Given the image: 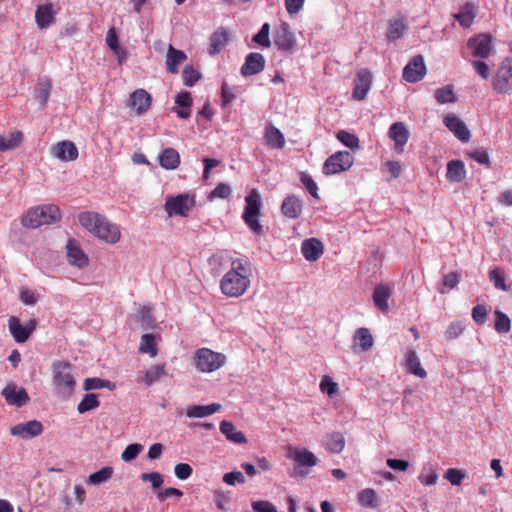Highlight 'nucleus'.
Here are the masks:
<instances>
[{
    "instance_id": "f257e3e1",
    "label": "nucleus",
    "mask_w": 512,
    "mask_h": 512,
    "mask_svg": "<svg viewBox=\"0 0 512 512\" xmlns=\"http://www.w3.org/2000/svg\"><path fill=\"white\" fill-rule=\"evenodd\" d=\"M252 266L246 258L231 260V268L220 280V290L229 298H238L244 295L251 285Z\"/></svg>"
},
{
    "instance_id": "f03ea898",
    "label": "nucleus",
    "mask_w": 512,
    "mask_h": 512,
    "mask_svg": "<svg viewBox=\"0 0 512 512\" xmlns=\"http://www.w3.org/2000/svg\"><path fill=\"white\" fill-rule=\"evenodd\" d=\"M79 222L83 228L108 244H115L121 238L120 227L99 213L82 212L79 215Z\"/></svg>"
},
{
    "instance_id": "7ed1b4c3",
    "label": "nucleus",
    "mask_w": 512,
    "mask_h": 512,
    "mask_svg": "<svg viewBox=\"0 0 512 512\" xmlns=\"http://www.w3.org/2000/svg\"><path fill=\"white\" fill-rule=\"evenodd\" d=\"M52 381L57 395L63 399L69 398L76 387L71 364L67 361L55 360L52 363Z\"/></svg>"
},
{
    "instance_id": "20e7f679",
    "label": "nucleus",
    "mask_w": 512,
    "mask_h": 512,
    "mask_svg": "<svg viewBox=\"0 0 512 512\" xmlns=\"http://www.w3.org/2000/svg\"><path fill=\"white\" fill-rule=\"evenodd\" d=\"M263 208L262 196L258 189L253 188L245 196V206L242 219L247 227L257 235L263 234V226L259 221V216Z\"/></svg>"
},
{
    "instance_id": "39448f33",
    "label": "nucleus",
    "mask_w": 512,
    "mask_h": 512,
    "mask_svg": "<svg viewBox=\"0 0 512 512\" xmlns=\"http://www.w3.org/2000/svg\"><path fill=\"white\" fill-rule=\"evenodd\" d=\"M61 219L60 209L56 205L48 204L31 208L22 217V225L27 228H38L49 225Z\"/></svg>"
},
{
    "instance_id": "423d86ee",
    "label": "nucleus",
    "mask_w": 512,
    "mask_h": 512,
    "mask_svg": "<svg viewBox=\"0 0 512 512\" xmlns=\"http://www.w3.org/2000/svg\"><path fill=\"white\" fill-rule=\"evenodd\" d=\"M227 358L223 353L209 348H199L194 355V366L202 373H212L226 364Z\"/></svg>"
},
{
    "instance_id": "0eeeda50",
    "label": "nucleus",
    "mask_w": 512,
    "mask_h": 512,
    "mask_svg": "<svg viewBox=\"0 0 512 512\" xmlns=\"http://www.w3.org/2000/svg\"><path fill=\"white\" fill-rule=\"evenodd\" d=\"M195 205V199L188 194H178L166 198L164 209L168 216H187Z\"/></svg>"
},
{
    "instance_id": "6e6552de",
    "label": "nucleus",
    "mask_w": 512,
    "mask_h": 512,
    "mask_svg": "<svg viewBox=\"0 0 512 512\" xmlns=\"http://www.w3.org/2000/svg\"><path fill=\"white\" fill-rule=\"evenodd\" d=\"M354 158L348 151H338L329 156L323 165V173L332 175L348 170L353 164Z\"/></svg>"
},
{
    "instance_id": "1a4fd4ad",
    "label": "nucleus",
    "mask_w": 512,
    "mask_h": 512,
    "mask_svg": "<svg viewBox=\"0 0 512 512\" xmlns=\"http://www.w3.org/2000/svg\"><path fill=\"white\" fill-rule=\"evenodd\" d=\"M492 87L496 92L503 94L512 90V59L503 60L492 79Z\"/></svg>"
},
{
    "instance_id": "9d476101",
    "label": "nucleus",
    "mask_w": 512,
    "mask_h": 512,
    "mask_svg": "<svg viewBox=\"0 0 512 512\" xmlns=\"http://www.w3.org/2000/svg\"><path fill=\"white\" fill-rule=\"evenodd\" d=\"M37 326L35 319H30L23 325L19 318L11 316L8 320V328L17 343H24L34 332Z\"/></svg>"
},
{
    "instance_id": "9b49d317",
    "label": "nucleus",
    "mask_w": 512,
    "mask_h": 512,
    "mask_svg": "<svg viewBox=\"0 0 512 512\" xmlns=\"http://www.w3.org/2000/svg\"><path fill=\"white\" fill-rule=\"evenodd\" d=\"M274 44L283 52H292L296 46V37L287 22H281L274 31Z\"/></svg>"
},
{
    "instance_id": "f8f14e48",
    "label": "nucleus",
    "mask_w": 512,
    "mask_h": 512,
    "mask_svg": "<svg viewBox=\"0 0 512 512\" xmlns=\"http://www.w3.org/2000/svg\"><path fill=\"white\" fill-rule=\"evenodd\" d=\"M467 47L474 58H488L493 50L492 37L488 34H478L469 38Z\"/></svg>"
},
{
    "instance_id": "ddd939ff",
    "label": "nucleus",
    "mask_w": 512,
    "mask_h": 512,
    "mask_svg": "<svg viewBox=\"0 0 512 512\" xmlns=\"http://www.w3.org/2000/svg\"><path fill=\"white\" fill-rule=\"evenodd\" d=\"M44 431L43 424L38 420H30L18 423L10 428V434L23 440H29L41 435Z\"/></svg>"
},
{
    "instance_id": "4468645a",
    "label": "nucleus",
    "mask_w": 512,
    "mask_h": 512,
    "mask_svg": "<svg viewBox=\"0 0 512 512\" xmlns=\"http://www.w3.org/2000/svg\"><path fill=\"white\" fill-rule=\"evenodd\" d=\"M1 395L5 398L7 404L15 407H22L30 400L26 390L18 387L15 383H8L3 388Z\"/></svg>"
},
{
    "instance_id": "2eb2a0df",
    "label": "nucleus",
    "mask_w": 512,
    "mask_h": 512,
    "mask_svg": "<svg viewBox=\"0 0 512 512\" xmlns=\"http://www.w3.org/2000/svg\"><path fill=\"white\" fill-rule=\"evenodd\" d=\"M426 74L424 58L415 56L403 69V79L409 83L419 82Z\"/></svg>"
},
{
    "instance_id": "dca6fc26",
    "label": "nucleus",
    "mask_w": 512,
    "mask_h": 512,
    "mask_svg": "<svg viewBox=\"0 0 512 512\" xmlns=\"http://www.w3.org/2000/svg\"><path fill=\"white\" fill-rule=\"evenodd\" d=\"M372 74L367 69H361L357 72L356 79L354 81V88L352 97L355 100H364L371 88Z\"/></svg>"
},
{
    "instance_id": "f3484780",
    "label": "nucleus",
    "mask_w": 512,
    "mask_h": 512,
    "mask_svg": "<svg viewBox=\"0 0 512 512\" xmlns=\"http://www.w3.org/2000/svg\"><path fill=\"white\" fill-rule=\"evenodd\" d=\"M287 457L299 466L313 467L317 465L318 458L316 455L306 448L296 446H288Z\"/></svg>"
},
{
    "instance_id": "a211bd4d",
    "label": "nucleus",
    "mask_w": 512,
    "mask_h": 512,
    "mask_svg": "<svg viewBox=\"0 0 512 512\" xmlns=\"http://www.w3.org/2000/svg\"><path fill=\"white\" fill-rule=\"evenodd\" d=\"M67 259L70 265L75 266L79 269H83L88 266L89 258L81 249L79 243L74 239H69L66 245Z\"/></svg>"
},
{
    "instance_id": "6ab92c4d",
    "label": "nucleus",
    "mask_w": 512,
    "mask_h": 512,
    "mask_svg": "<svg viewBox=\"0 0 512 512\" xmlns=\"http://www.w3.org/2000/svg\"><path fill=\"white\" fill-rule=\"evenodd\" d=\"M264 67V56L261 53L252 52L246 56L245 62L241 66L240 72L244 77H248L262 72Z\"/></svg>"
},
{
    "instance_id": "aec40b11",
    "label": "nucleus",
    "mask_w": 512,
    "mask_h": 512,
    "mask_svg": "<svg viewBox=\"0 0 512 512\" xmlns=\"http://www.w3.org/2000/svg\"><path fill=\"white\" fill-rule=\"evenodd\" d=\"M444 124L460 141L467 142L470 139L471 134L466 124L454 114H448L444 118Z\"/></svg>"
},
{
    "instance_id": "412c9836",
    "label": "nucleus",
    "mask_w": 512,
    "mask_h": 512,
    "mask_svg": "<svg viewBox=\"0 0 512 512\" xmlns=\"http://www.w3.org/2000/svg\"><path fill=\"white\" fill-rule=\"evenodd\" d=\"M129 105L137 115L146 113L151 106V96L144 89L135 90L129 98Z\"/></svg>"
},
{
    "instance_id": "4be33fe9",
    "label": "nucleus",
    "mask_w": 512,
    "mask_h": 512,
    "mask_svg": "<svg viewBox=\"0 0 512 512\" xmlns=\"http://www.w3.org/2000/svg\"><path fill=\"white\" fill-rule=\"evenodd\" d=\"M323 252V243L317 238L305 239L301 244V253L307 261L314 262L318 260Z\"/></svg>"
},
{
    "instance_id": "5701e85b",
    "label": "nucleus",
    "mask_w": 512,
    "mask_h": 512,
    "mask_svg": "<svg viewBox=\"0 0 512 512\" xmlns=\"http://www.w3.org/2000/svg\"><path fill=\"white\" fill-rule=\"evenodd\" d=\"M389 137L394 141L396 151L401 153L409 139V131L404 123L395 122L389 129Z\"/></svg>"
},
{
    "instance_id": "b1692460",
    "label": "nucleus",
    "mask_w": 512,
    "mask_h": 512,
    "mask_svg": "<svg viewBox=\"0 0 512 512\" xmlns=\"http://www.w3.org/2000/svg\"><path fill=\"white\" fill-rule=\"evenodd\" d=\"M303 210V202L296 195L287 196L281 204L282 214L290 219H297Z\"/></svg>"
},
{
    "instance_id": "393cba45",
    "label": "nucleus",
    "mask_w": 512,
    "mask_h": 512,
    "mask_svg": "<svg viewBox=\"0 0 512 512\" xmlns=\"http://www.w3.org/2000/svg\"><path fill=\"white\" fill-rule=\"evenodd\" d=\"M53 154L61 161H73L78 157V149L73 142L62 141L53 147Z\"/></svg>"
},
{
    "instance_id": "a878e982",
    "label": "nucleus",
    "mask_w": 512,
    "mask_h": 512,
    "mask_svg": "<svg viewBox=\"0 0 512 512\" xmlns=\"http://www.w3.org/2000/svg\"><path fill=\"white\" fill-rule=\"evenodd\" d=\"M209 54H219L229 42V32L221 27L210 36Z\"/></svg>"
},
{
    "instance_id": "bb28decb",
    "label": "nucleus",
    "mask_w": 512,
    "mask_h": 512,
    "mask_svg": "<svg viewBox=\"0 0 512 512\" xmlns=\"http://www.w3.org/2000/svg\"><path fill=\"white\" fill-rule=\"evenodd\" d=\"M192 97L188 91H181L175 97V104L178 107H173L172 111L176 113V115L181 119H187L190 117L191 111L190 107L192 106Z\"/></svg>"
},
{
    "instance_id": "cd10ccee",
    "label": "nucleus",
    "mask_w": 512,
    "mask_h": 512,
    "mask_svg": "<svg viewBox=\"0 0 512 512\" xmlns=\"http://www.w3.org/2000/svg\"><path fill=\"white\" fill-rule=\"evenodd\" d=\"M219 429L226 439L234 444H244L247 442L244 433L237 430L235 425L230 421L223 420L220 423Z\"/></svg>"
},
{
    "instance_id": "c85d7f7f",
    "label": "nucleus",
    "mask_w": 512,
    "mask_h": 512,
    "mask_svg": "<svg viewBox=\"0 0 512 512\" xmlns=\"http://www.w3.org/2000/svg\"><path fill=\"white\" fill-rule=\"evenodd\" d=\"M392 295V290L386 285H378L375 287L373 292L374 305L383 313H386L389 309L388 300Z\"/></svg>"
},
{
    "instance_id": "c756f323",
    "label": "nucleus",
    "mask_w": 512,
    "mask_h": 512,
    "mask_svg": "<svg viewBox=\"0 0 512 512\" xmlns=\"http://www.w3.org/2000/svg\"><path fill=\"white\" fill-rule=\"evenodd\" d=\"M221 409L219 403H211L208 405H192L187 407L186 416L189 418H204L210 416Z\"/></svg>"
},
{
    "instance_id": "7c9ffc66",
    "label": "nucleus",
    "mask_w": 512,
    "mask_h": 512,
    "mask_svg": "<svg viewBox=\"0 0 512 512\" xmlns=\"http://www.w3.org/2000/svg\"><path fill=\"white\" fill-rule=\"evenodd\" d=\"M466 169L463 161L451 160L447 163L446 178L450 182L459 183L466 177Z\"/></svg>"
},
{
    "instance_id": "2f4dec72",
    "label": "nucleus",
    "mask_w": 512,
    "mask_h": 512,
    "mask_svg": "<svg viewBox=\"0 0 512 512\" xmlns=\"http://www.w3.org/2000/svg\"><path fill=\"white\" fill-rule=\"evenodd\" d=\"M325 448L332 454H339L345 448V438L341 432L327 434L323 440Z\"/></svg>"
},
{
    "instance_id": "473e14b6",
    "label": "nucleus",
    "mask_w": 512,
    "mask_h": 512,
    "mask_svg": "<svg viewBox=\"0 0 512 512\" xmlns=\"http://www.w3.org/2000/svg\"><path fill=\"white\" fill-rule=\"evenodd\" d=\"M186 58V54L183 51L177 50L172 45H169L166 56L167 70L172 74L178 73V66L186 60Z\"/></svg>"
},
{
    "instance_id": "72a5a7b5",
    "label": "nucleus",
    "mask_w": 512,
    "mask_h": 512,
    "mask_svg": "<svg viewBox=\"0 0 512 512\" xmlns=\"http://www.w3.org/2000/svg\"><path fill=\"white\" fill-rule=\"evenodd\" d=\"M159 163L167 170H174L180 164L179 153L174 148H165L159 154Z\"/></svg>"
},
{
    "instance_id": "f704fd0d",
    "label": "nucleus",
    "mask_w": 512,
    "mask_h": 512,
    "mask_svg": "<svg viewBox=\"0 0 512 512\" xmlns=\"http://www.w3.org/2000/svg\"><path fill=\"white\" fill-rule=\"evenodd\" d=\"M405 366L409 373L417 377L425 378L427 376V373L422 367L420 359L414 350H409L406 353Z\"/></svg>"
},
{
    "instance_id": "c9c22d12",
    "label": "nucleus",
    "mask_w": 512,
    "mask_h": 512,
    "mask_svg": "<svg viewBox=\"0 0 512 512\" xmlns=\"http://www.w3.org/2000/svg\"><path fill=\"white\" fill-rule=\"evenodd\" d=\"M54 20V13L50 4L40 5L35 11V21L39 28L49 27Z\"/></svg>"
},
{
    "instance_id": "e433bc0d",
    "label": "nucleus",
    "mask_w": 512,
    "mask_h": 512,
    "mask_svg": "<svg viewBox=\"0 0 512 512\" xmlns=\"http://www.w3.org/2000/svg\"><path fill=\"white\" fill-rule=\"evenodd\" d=\"M265 141L267 145L282 149L285 145L283 133L273 125H269L265 132Z\"/></svg>"
},
{
    "instance_id": "4c0bfd02",
    "label": "nucleus",
    "mask_w": 512,
    "mask_h": 512,
    "mask_svg": "<svg viewBox=\"0 0 512 512\" xmlns=\"http://www.w3.org/2000/svg\"><path fill=\"white\" fill-rule=\"evenodd\" d=\"M407 30V24L403 18L394 19L390 22L387 30V38L391 41L400 39Z\"/></svg>"
},
{
    "instance_id": "58836bf2",
    "label": "nucleus",
    "mask_w": 512,
    "mask_h": 512,
    "mask_svg": "<svg viewBox=\"0 0 512 512\" xmlns=\"http://www.w3.org/2000/svg\"><path fill=\"white\" fill-rule=\"evenodd\" d=\"M354 342L356 345L360 346L362 351H368L372 348L374 339L369 329L362 327L356 331Z\"/></svg>"
},
{
    "instance_id": "ea45409f",
    "label": "nucleus",
    "mask_w": 512,
    "mask_h": 512,
    "mask_svg": "<svg viewBox=\"0 0 512 512\" xmlns=\"http://www.w3.org/2000/svg\"><path fill=\"white\" fill-rule=\"evenodd\" d=\"M51 90V82L49 79L40 80L35 86V99L40 103L41 107H45Z\"/></svg>"
},
{
    "instance_id": "a19ab883",
    "label": "nucleus",
    "mask_w": 512,
    "mask_h": 512,
    "mask_svg": "<svg viewBox=\"0 0 512 512\" xmlns=\"http://www.w3.org/2000/svg\"><path fill=\"white\" fill-rule=\"evenodd\" d=\"M434 97L440 104L453 103L458 99L452 85H446L436 89Z\"/></svg>"
},
{
    "instance_id": "79ce46f5",
    "label": "nucleus",
    "mask_w": 512,
    "mask_h": 512,
    "mask_svg": "<svg viewBox=\"0 0 512 512\" xmlns=\"http://www.w3.org/2000/svg\"><path fill=\"white\" fill-rule=\"evenodd\" d=\"M166 374L165 364H158L149 367L143 377V382L150 386Z\"/></svg>"
},
{
    "instance_id": "37998d69",
    "label": "nucleus",
    "mask_w": 512,
    "mask_h": 512,
    "mask_svg": "<svg viewBox=\"0 0 512 512\" xmlns=\"http://www.w3.org/2000/svg\"><path fill=\"white\" fill-rule=\"evenodd\" d=\"M113 475V468L105 466L100 470L90 474L87 479V483L91 485H100L108 481Z\"/></svg>"
},
{
    "instance_id": "c03bdc74",
    "label": "nucleus",
    "mask_w": 512,
    "mask_h": 512,
    "mask_svg": "<svg viewBox=\"0 0 512 512\" xmlns=\"http://www.w3.org/2000/svg\"><path fill=\"white\" fill-rule=\"evenodd\" d=\"M455 17L461 26L465 28L470 27L475 17L474 5L472 3H466Z\"/></svg>"
},
{
    "instance_id": "a18cd8bd",
    "label": "nucleus",
    "mask_w": 512,
    "mask_h": 512,
    "mask_svg": "<svg viewBox=\"0 0 512 512\" xmlns=\"http://www.w3.org/2000/svg\"><path fill=\"white\" fill-rule=\"evenodd\" d=\"M418 480L425 486H432L437 483L438 474L432 465H426L421 469Z\"/></svg>"
},
{
    "instance_id": "49530a36",
    "label": "nucleus",
    "mask_w": 512,
    "mask_h": 512,
    "mask_svg": "<svg viewBox=\"0 0 512 512\" xmlns=\"http://www.w3.org/2000/svg\"><path fill=\"white\" fill-rule=\"evenodd\" d=\"M139 351L141 353L149 354L151 357H155L158 353L156 348L155 337L152 334H144L141 337Z\"/></svg>"
},
{
    "instance_id": "de8ad7c7",
    "label": "nucleus",
    "mask_w": 512,
    "mask_h": 512,
    "mask_svg": "<svg viewBox=\"0 0 512 512\" xmlns=\"http://www.w3.org/2000/svg\"><path fill=\"white\" fill-rule=\"evenodd\" d=\"M99 405H100V402H99L96 394H94V393L85 394L83 399L80 401V403L77 406V411L80 414H83L87 411L98 408Z\"/></svg>"
},
{
    "instance_id": "09e8293b",
    "label": "nucleus",
    "mask_w": 512,
    "mask_h": 512,
    "mask_svg": "<svg viewBox=\"0 0 512 512\" xmlns=\"http://www.w3.org/2000/svg\"><path fill=\"white\" fill-rule=\"evenodd\" d=\"M22 138L20 132H12L7 136H0V151H6L16 148Z\"/></svg>"
},
{
    "instance_id": "8fccbe9b",
    "label": "nucleus",
    "mask_w": 512,
    "mask_h": 512,
    "mask_svg": "<svg viewBox=\"0 0 512 512\" xmlns=\"http://www.w3.org/2000/svg\"><path fill=\"white\" fill-rule=\"evenodd\" d=\"M358 501L364 507L374 508L377 505L376 492L373 489H363L358 493Z\"/></svg>"
},
{
    "instance_id": "3c124183",
    "label": "nucleus",
    "mask_w": 512,
    "mask_h": 512,
    "mask_svg": "<svg viewBox=\"0 0 512 512\" xmlns=\"http://www.w3.org/2000/svg\"><path fill=\"white\" fill-rule=\"evenodd\" d=\"M337 139L346 147L351 150H355L359 148V139L358 137L345 130H341L337 133Z\"/></svg>"
},
{
    "instance_id": "603ef678",
    "label": "nucleus",
    "mask_w": 512,
    "mask_h": 512,
    "mask_svg": "<svg viewBox=\"0 0 512 512\" xmlns=\"http://www.w3.org/2000/svg\"><path fill=\"white\" fill-rule=\"evenodd\" d=\"M270 34V25L268 23H264L258 33L253 36V42L257 43L262 47H270L271 41L269 39Z\"/></svg>"
},
{
    "instance_id": "864d4df0",
    "label": "nucleus",
    "mask_w": 512,
    "mask_h": 512,
    "mask_svg": "<svg viewBox=\"0 0 512 512\" xmlns=\"http://www.w3.org/2000/svg\"><path fill=\"white\" fill-rule=\"evenodd\" d=\"M495 315V330L499 333H507L511 327V321L509 317L501 311H496Z\"/></svg>"
},
{
    "instance_id": "5fc2aeb1",
    "label": "nucleus",
    "mask_w": 512,
    "mask_h": 512,
    "mask_svg": "<svg viewBox=\"0 0 512 512\" xmlns=\"http://www.w3.org/2000/svg\"><path fill=\"white\" fill-rule=\"evenodd\" d=\"M232 194L231 187L226 183H219L216 187L210 192L209 199H228Z\"/></svg>"
},
{
    "instance_id": "6e6d98bb",
    "label": "nucleus",
    "mask_w": 512,
    "mask_h": 512,
    "mask_svg": "<svg viewBox=\"0 0 512 512\" xmlns=\"http://www.w3.org/2000/svg\"><path fill=\"white\" fill-rule=\"evenodd\" d=\"M231 502V497L229 493L224 492L223 490H215L214 491V503L217 508L221 511H227L228 505Z\"/></svg>"
},
{
    "instance_id": "4d7b16f0",
    "label": "nucleus",
    "mask_w": 512,
    "mask_h": 512,
    "mask_svg": "<svg viewBox=\"0 0 512 512\" xmlns=\"http://www.w3.org/2000/svg\"><path fill=\"white\" fill-rule=\"evenodd\" d=\"M489 279L494 284L495 288L500 289L502 291H507L505 275L502 270L498 268L491 270L489 272Z\"/></svg>"
},
{
    "instance_id": "13d9d810",
    "label": "nucleus",
    "mask_w": 512,
    "mask_h": 512,
    "mask_svg": "<svg viewBox=\"0 0 512 512\" xmlns=\"http://www.w3.org/2000/svg\"><path fill=\"white\" fill-rule=\"evenodd\" d=\"M183 83L187 87H192L200 78L201 74L192 66H186L182 73Z\"/></svg>"
},
{
    "instance_id": "bf43d9fd",
    "label": "nucleus",
    "mask_w": 512,
    "mask_h": 512,
    "mask_svg": "<svg viewBox=\"0 0 512 512\" xmlns=\"http://www.w3.org/2000/svg\"><path fill=\"white\" fill-rule=\"evenodd\" d=\"M110 384V381L101 378H87L84 381L83 389L85 391H90L101 388H110Z\"/></svg>"
},
{
    "instance_id": "052dcab7",
    "label": "nucleus",
    "mask_w": 512,
    "mask_h": 512,
    "mask_svg": "<svg viewBox=\"0 0 512 512\" xmlns=\"http://www.w3.org/2000/svg\"><path fill=\"white\" fill-rule=\"evenodd\" d=\"M143 450V446L139 443L129 444L121 454V458L125 462L134 460Z\"/></svg>"
},
{
    "instance_id": "680f3d73",
    "label": "nucleus",
    "mask_w": 512,
    "mask_h": 512,
    "mask_svg": "<svg viewBox=\"0 0 512 512\" xmlns=\"http://www.w3.org/2000/svg\"><path fill=\"white\" fill-rule=\"evenodd\" d=\"M320 390L323 393H326L328 396H333L338 391V385L336 382L332 380L329 376H323L320 381Z\"/></svg>"
},
{
    "instance_id": "e2e57ef3",
    "label": "nucleus",
    "mask_w": 512,
    "mask_h": 512,
    "mask_svg": "<svg viewBox=\"0 0 512 512\" xmlns=\"http://www.w3.org/2000/svg\"><path fill=\"white\" fill-rule=\"evenodd\" d=\"M106 43L108 47L116 54L123 53V49L119 46L118 36L114 27L110 28L106 35Z\"/></svg>"
},
{
    "instance_id": "0e129e2a",
    "label": "nucleus",
    "mask_w": 512,
    "mask_h": 512,
    "mask_svg": "<svg viewBox=\"0 0 512 512\" xmlns=\"http://www.w3.org/2000/svg\"><path fill=\"white\" fill-rule=\"evenodd\" d=\"M144 482H150L153 489H157L162 486L164 480L159 472L142 473L140 476Z\"/></svg>"
},
{
    "instance_id": "69168bd1",
    "label": "nucleus",
    "mask_w": 512,
    "mask_h": 512,
    "mask_svg": "<svg viewBox=\"0 0 512 512\" xmlns=\"http://www.w3.org/2000/svg\"><path fill=\"white\" fill-rule=\"evenodd\" d=\"M301 182L305 186V188L308 190L310 195L316 199L319 198L318 195V186L316 182L312 179L311 176H309L306 173L301 174Z\"/></svg>"
},
{
    "instance_id": "338daca9",
    "label": "nucleus",
    "mask_w": 512,
    "mask_h": 512,
    "mask_svg": "<svg viewBox=\"0 0 512 512\" xmlns=\"http://www.w3.org/2000/svg\"><path fill=\"white\" fill-rule=\"evenodd\" d=\"M464 477V472L456 468H449L445 473V478L455 486L460 485Z\"/></svg>"
},
{
    "instance_id": "774afa93",
    "label": "nucleus",
    "mask_w": 512,
    "mask_h": 512,
    "mask_svg": "<svg viewBox=\"0 0 512 512\" xmlns=\"http://www.w3.org/2000/svg\"><path fill=\"white\" fill-rule=\"evenodd\" d=\"M251 506L255 512H278L271 502L265 500L254 501Z\"/></svg>"
}]
</instances>
